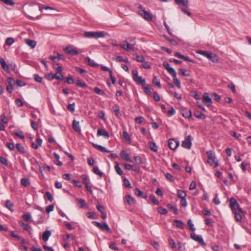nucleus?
Here are the masks:
<instances>
[{"label":"nucleus","mask_w":251,"mask_h":251,"mask_svg":"<svg viewBox=\"0 0 251 251\" xmlns=\"http://www.w3.org/2000/svg\"><path fill=\"white\" fill-rule=\"evenodd\" d=\"M6 146L10 151H13L15 149V146L13 143L7 142Z\"/></svg>","instance_id":"63"},{"label":"nucleus","mask_w":251,"mask_h":251,"mask_svg":"<svg viewBox=\"0 0 251 251\" xmlns=\"http://www.w3.org/2000/svg\"><path fill=\"white\" fill-rule=\"evenodd\" d=\"M95 148H96L98 150L102 152H110V151L109 150H107L104 147L95 144Z\"/></svg>","instance_id":"25"},{"label":"nucleus","mask_w":251,"mask_h":251,"mask_svg":"<svg viewBox=\"0 0 251 251\" xmlns=\"http://www.w3.org/2000/svg\"><path fill=\"white\" fill-rule=\"evenodd\" d=\"M167 207H168L169 209H171V210H173V211H174V213H175L176 215V214H178L177 209V208H176V206H173V205H171V204H168L167 205Z\"/></svg>","instance_id":"42"},{"label":"nucleus","mask_w":251,"mask_h":251,"mask_svg":"<svg viewBox=\"0 0 251 251\" xmlns=\"http://www.w3.org/2000/svg\"><path fill=\"white\" fill-rule=\"evenodd\" d=\"M34 79L36 82L39 83H41L42 81V78L38 74L34 75Z\"/></svg>","instance_id":"57"},{"label":"nucleus","mask_w":251,"mask_h":251,"mask_svg":"<svg viewBox=\"0 0 251 251\" xmlns=\"http://www.w3.org/2000/svg\"><path fill=\"white\" fill-rule=\"evenodd\" d=\"M181 114L186 119H190L192 117L191 110L186 108L181 109Z\"/></svg>","instance_id":"10"},{"label":"nucleus","mask_w":251,"mask_h":251,"mask_svg":"<svg viewBox=\"0 0 251 251\" xmlns=\"http://www.w3.org/2000/svg\"><path fill=\"white\" fill-rule=\"evenodd\" d=\"M177 195L178 197L180 199L184 198L186 196V193L185 192L181 190H177Z\"/></svg>","instance_id":"30"},{"label":"nucleus","mask_w":251,"mask_h":251,"mask_svg":"<svg viewBox=\"0 0 251 251\" xmlns=\"http://www.w3.org/2000/svg\"><path fill=\"white\" fill-rule=\"evenodd\" d=\"M5 206L7 208H8L11 211L13 210L12 208L13 206V204L9 200L6 201L5 203Z\"/></svg>","instance_id":"48"},{"label":"nucleus","mask_w":251,"mask_h":251,"mask_svg":"<svg viewBox=\"0 0 251 251\" xmlns=\"http://www.w3.org/2000/svg\"><path fill=\"white\" fill-rule=\"evenodd\" d=\"M124 185L126 187L131 188V184L128 179L126 177L124 178Z\"/></svg>","instance_id":"46"},{"label":"nucleus","mask_w":251,"mask_h":251,"mask_svg":"<svg viewBox=\"0 0 251 251\" xmlns=\"http://www.w3.org/2000/svg\"><path fill=\"white\" fill-rule=\"evenodd\" d=\"M24 41L27 45H28L32 49L35 48L36 46V42L34 40H31L29 39H24Z\"/></svg>","instance_id":"18"},{"label":"nucleus","mask_w":251,"mask_h":251,"mask_svg":"<svg viewBox=\"0 0 251 251\" xmlns=\"http://www.w3.org/2000/svg\"><path fill=\"white\" fill-rule=\"evenodd\" d=\"M75 83L79 86L82 87V88H85L86 87V84L81 81L80 80H76L75 81Z\"/></svg>","instance_id":"62"},{"label":"nucleus","mask_w":251,"mask_h":251,"mask_svg":"<svg viewBox=\"0 0 251 251\" xmlns=\"http://www.w3.org/2000/svg\"><path fill=\"white\" fill-rule=\"evenodd\" d=\"M176 4L178 6H183L185 8L189 7L188 0H174Z\"/></svg>","instance_id":"15"},{"label":"nucleus","mask_w":251,"mask_h":251,"mask_svg":"<svg viewBox=\"0 0 251 251\" xmlns=\"http://www.w3.org/2000/svg\"><path fill=\"white\" fill-rule=\"evenodd\" d=\"M176 223V226L179 228L183 229L184 228V224L182 221L179 220H175Z\"/></svg>","instance_id":"28"},{"label":"nucleus","mask_w":251,"mask_h":251,"mask_svg":"<svg viewBox=\"0 0 251 251\" xmlns=\"http://www.w3.org/2000/svg\"><path fill=\"white\" fill-rule=\"evenodd\" d=\"M82 178L83 183L85 186V188L87 189L88 191H90L91 193H92V190H91V187L88 186L89 179L87 177V176L85 175H83Z\"/></svg>","instance_id":"17"},{"label":"nucleus","mask_w":251,"mask_h":251,"mask_svg":"<svg viewBox=\"0 0 251 251\" xmlns=\"http://www.w3.org/2000/svg\"><path fill=\"white\" fill-rule=\"evenodd\" d=\"M21 183L22 185L26 187L30 184V182L27 178H23L21 180Z\"/></svg>","instance_id":"32"},{"label":"nucleus","mask_w":251,"mask_h":251,"mask_svg":"<svg viewBox=\"0 0 251 251\" xmlns=\"http://www.w3.org/2000/svg\"><path fill=\"white\" fill-rule=\"evenodd\" d=\"M23 217L24 219V220H25L26 221H31L32 217L29 213H27L23 215Z\"/></svg>","instance_id":"58"},{"label":"nucleus","mask_w":251,"mask_h":251,"mask_svg":"<svg viewBox=\"0 0 251 251\" xmlns=\"http://www.w3.org/2000/svg\"><path fill=\"white\" fill-rule=\"evenodd\" d=\"M158 212L162 215H165L168 212L167 209L161 207L158 208Z\"/></svg>","instance_id":"53"},{"label":"nucleus","mask_w":251,"mask_h":251,"mask_svg":"<svg viewBox=\"0 0 251 251\" xmlns=\"http://www.w3.org/2000/svg\"><path fill=\"white\" fill-rule=\"evenodd\" d=\"M121 157L126 161H128L130 162H132V160L131 158L129 157V154L126 152V151L123 150L120 152Z\"/></svg>","instance_id":"13"},{"label":"nucleus","mask_w":251,"mask_h":251,"mask_svg":"<svg viewBox=\"0 0 251 251\" xmlns=\"http://www.w3.org/2000/svg\"><path fill=\"white\" fill-rule=\"evenodd\" d=\"M123 136L124 139L127 141H130V137L128 133L126 131H124L123 133Z\"/></svg>","instance_id":"59"},{"label":"nucleus","mask_w":251,"mask_h":251,"mask_svg":"<svg viewBox=\"0 0 251 251\" xmlns=\"http://www.w3.org/2000/svg\"><path fill=\"white\" fill-rule=\"evenodd\" d=\"M167 71L173 76V77L176 76V73L174 68L171 67L167 70Z\"/></svg>","instance_id":"50"},{"label":"nucleus","mask_w":251,"mask_h":251,"mask_svg":"<svg viewBox=\"0 0 251 251\" xmlns=\"http://www.w3.org/2000/svg\"><path fill=\"white\" fill-rule=\"evenodd\" d=\"M0 64L2 68L6 72L9 71V67L6 64L4 59L2 57H0Z\"/></svg>","instance_id":"22"},{"label":"nucleus","mask_w":251,"mask_h":251,"mask_svg":"<svg viewBox=\"0 0 251 251\" xmlns=\"http://www.w3.org/2000/svg\"><path fill=\"white\" fill-rule=\"evenodd\" d=\"M202 102L207 106H210L212 104V99L209 97L208 94L204 93L202 98Z\"/></svg>","instance_id":"8"},{"label":"nucleus","mask_w":251,"mask_h":251,"mask_svg":"<svg viewBox=\"0 0 251 251\" xmlns=\"http://www.w3.org/2000/svg\"><path fill=\"white\" fill-rule=\"evenodd\" d=\"M134 160L137 164L141 165L143 164V161L142 157L140 156H135L134 157Z\"/></svg>","instance_id":"38"},{"label":"nucleus","mask_w":251,"mask_h":251,"mask_svg":"<svg viewBox=\"0 0 251 251\" xmlns=\"http://www.w3.org/2000/svg\"><path fill=\"white\" fill-rule=\"evenodd\" d=\"M145 86L144 88V92L148 95H151V86L149 85H148L147 86Z\"/></svg>","instance_id":"41"},{"label":"nucleus","mask_w":251,"mask_h":251,"mask_svg":"<svg viewBox=\"0 0 251 251\" xmlns=\"http://www.w3.org/2000/svg\"><path fill=\"white\" fill-rule=\"evenodd\" d=\"M190 236L194 240L198 242L201 244H204V242L201 236L191 233Z\"/></svg>","instance_id":"12"},{"label":"nucleus","mask_w":251,"mask_h":251,"mask_svg":"<svg viewBox=\"0 0 251 251\" xmlns=\"http://www.w3.org/2000/svg\"><path fill=\"white\" fill-rule=\"evenodd\" d=\"M97 135L98 136H102L105 138H108L109 137L108 132L105 129L101 128L97 130Z\"/></svg>","instance_id":"14"},{"label":"nucleus","mask_w":251,"mask_h":251,"mask_svg":"<svg viewBox=\"0 0 251 251\" xmlns=\"http://www.w3.org/2000/svg\"><path fill=\"white\" fill-rule=\"evenodd\" d=\"M97 209L101 213V217L103 219H105L107 217L106 213L104 212V207L100 203L97 204Z\"/></svg>","instance_id":"16"},{"label":"nucleus","mask_w":251,"mask_h":251,"mask_svg":"<svg viewBox=\"0 0 251 251\" xmlns=\"http://www.w3.org/2000/svg\"><path fill=\"white\" fill-rule=\"evenodd\" d=\"M150 199L152 201V203L154 204L155 205H158L159 204V201L158 200H157L155 196L153 195H151L150 197Z\"/></svg>","instance_id":"55"},{"label":"nucleus","mask_w":251,"mask_h":251,"mask_svg":"<svg viewBox=\"0 0 251 251\" xmlns=\"http://www.w3.org/2000/svg\"><path fill=\"white\" fill-rule=\"evenodd\" d=\"M169 246L172 248H176V244L174 240L170 238L169 239Z\"/></svg>","instance_id":"51"},{"label":"nucleus","mask_w":251,"mask_h":251,"mask_svg":"<svg viewBox=\"0 0 251 251\" xmlns=\"http://www.w3.org/2000/svg\"><path fill=\"white\" fill-rule=\"evenodd\" d=\"M15 134L22 139L25 138V135L24 134V133L21 130L15 132Z\"/></svg>","instance_id":"54"},{"label":"nucleus","mask_w":251,"mask_h":251,"mask_svg":"<svg viewBox=\"0 0 251 251\" xmlns=\"http://www.w3.org/2000/svg\"><path fill=\"white\" fill-rule=\"evenodd\" d=\"M173 77L174 83L178 88L180 89L181 88L180 81L176 78V76Z\"/></svg>","instance_id":"45"},{"label":"nucleus","mask_w":251,"mask_h":251,"mask_svg":"<svg viewBox=\"0 0 251 251\" xmlns=\"http://www.w3.org/2000/svg\"><path fill=\"white\" fill-rule=\"evenodd\" d=\"M132 78L133 80L138 84H140L143 86L146 85V80L145 79L143 78L141 76H139L138 72L136 70H133L132 71Z\"/></svg>","instance_id":"5"},{"label":"nucleus","mask_w":251,"mask_h":251,"mask_svg":"<svg viewBox=\"0 0 251 251\" xmlns=\"http://www.w3.org/2000/svg\"><path fill=\"white\" fill-rule=\"evenodd\" d=\"M136 60L139 62H145V58L141 55L136 54Z\"/></svg>","instance_id":"43"},{"label":"nucleus","mask_w":251,"mask_h":251,"mask_svg":"<svg viewBox=\"0 0 251 251\" xmlns=\"http://www.w3.org/2000/svg\"><path fill=\"white\" fill-rule=\"evenodd\" d=\"M76 201L78 202L80 208H86V204L84 200L82 199H76Z\"/></svg>","instance_id":"26"},{"label":"nucleus","mask_w":251,"mask_h":251,"mask_svg":"<svg viewBox=\"0 0 251 251\" xmlns=\"http://www.w3.org/2000/svg\"><path fill=\"white\" fill-rule=\"evenodd\" d=\"M85 61L87 62L90 66L92 67L94 66V61L93 60H91L90 58L87 57L85 59Z\"/></svg>","instance_id":"49"},{"label":"nucleus","mask_w":251,"mask_h":251,"mask_svg":"<svg viewBox=\"0 0 251 251\" xmlns=\"http://www.w3.org/2000/svg\"><path fill=\"white\" fill-rule=\"evenodd\" d=\"M179 142L178 140L174 139H169L168 141V146L172 150H176L179 146Z\"/></svg>","instance_id":"7"},{"label":"nucleus","mask_w":251,"mask_h":251,"mask_svg":"<svg viewBox=\"0 0 251 251\" xmlns=\"http://www.w3.org/2000/svg\"><path fill=\"white\" fill-rule=\"evenodd\" d=\"M207 58L214 63H218L219 61V59L216 55H213L210 53L208 54Z\"/></svg>","instance_id":"21"},{"label":"nucleus","mask_w":251,"mask_h":251,"mask_svg":"<svg viewBox=\"0 0 251 251\" xmlns=\"http://www.w3.org/2000/svg\"><path fill=\"white\" fill-rule=\"evenodd\" d=\"M126 201L127 203L129 205H133L134 204V203H135V200L131 196H130V195L126 196Z\"/></svg>","instance_id":"24"},{"label":"nucleus","mask_w":251,"mask_h":251,"mask_svg":"<svg viewBox=\"0 0 251 251\" xmlns=\"http://www.w3.org/2000/svg\"><path fill=\"white\" fill-rule=\"evenodd\" d=\"M152 83L155 85L157 87L161 88V85L160 84V80L156 77H154L152 79Z\"/></svg>","instance_id":"35"},{"label":"nucleus","mask_w":251,"mask_h":251,"mask_svg":"<svg viewBox=\"0 0 251 251\" xmlns=\"http://www.w3.org/2000/svg\"><path fill=\"white\" fill-rule=\"evenodd\" d=\"M112 108L113 111L115 113L116 115L117 116H118L120 114V108L118 105L115 104L114 105H113Z\"/></svg>","instance_id":"40"},{"label":"nucleus","mask_w":251,"mask_h":251,"mask_svg":"<svg viewBox=\"0 0 251 251\" xmlns=\"http://www.w3.org/2000/svg\"><path fill=\"white\" fill-rule=\"evenodd\" d=\"M14 43V39L11 37H9L6 39L5 41V44L7 46H11Z\"/></svg>","instance_id":"56"},{"label":"nucleus","mask_w":251,"mask_h":251,"mask_svg":"<svg viewBox=\"0 0 251 251\" xmlns=\"http://www.w3.org/2000/svg\"><path fill=\"white\" fill-rule=\"evenodd\" d=\"M50 235L51 232L50 230H46L43 234L42 239L45 242L47 241Z\"/></svg>","instance_id":"23"},{"label":"nucleus","mask_w":251,"mask_h":251,"mask_svg":"<svg viewBox=\"0 0 251 251\" xmlns=\"http://www.w3.org/2000/svg\"><path fill=\"white\" fill-rule=\"evenodd\" d=\"M54 78L61 80L63 79V76L62 74L61 73V72H57L56 73L54 74Z\"/></svg>","instance_id":"36"},{"label":"nucleus","mask_w":251,"mask_h":251,"mask_svg":"<svg viewBox=\"0 0 251 251\" xmlns=\"http://www.w3.org/2000/svg\"><path fill=\"white\" fill-rule=\"evenodd\" d=\"M178 71H179V72L180 73V74L184 76H190V73L188 72L187 70H186L185 69H179Z\"/></svg>","instance_id":"29"},{"label":"nucleus","mask_w":251,"mask_h":251,"mask_svg":"<svg viewBox=\"0 0 251 251\" xmlns=\"http://www.w3.org/2000/svg\"><path fill=\"white\" fill-rule=\"evenodd\" d=\"M115 169L116 172V173L122 176L123 174V172L121 168L119 166V163H117L115 166Z\"/></svg>","instance_id":"31"},{"label":"nucleus","mask_w":251,"mask_h":251,"mask_svg":"<svg viewBox=\"0 0 251 251\" xmlns=\"http://www.w3.org/2000/svg\"><path fill=\"white\" fill-rule=\"evenodd\" d=\"M95 226H96L102 231L105 230L108 232H111V230L110 229L109 226L106 223L101 224L99 222L95 221Z\"/></svg>","instance_id":"6"},{"label":"nucleus","mask_w":251,"mask_h":251,"mask_svg":"<svg viewBox=\"0 0 251 251\" xmlns=\"http://www.w3.org/2000/svg\"><path fill=\"white\" fill-rule=\"evenodd\" d=\"M1 1L3 2L6 5L13 6L14 5L15 3L12 1V0H0Z\"/></svg>","instance_id":"52"},{"label":"nucleus","mask_w":251,"mask_h":251,"mask_svg":"<svg viewBox=\"0 0 251 251\" xmlns=\"http://www.w3.org/2000/svg\"><path fill=\"white\" fill-rule=\"evenodd\" d=\"M132 45H134V44H130L126 41L125 43H124L120 44V46L121 48L127 50H131L132 49V47H131V46Z\"/></svg>","instance_id":"20"},{"label":"nucleus","mask_w":251,"mask_h":251,"mask_svg":"<svg viewBox=\"0 0 251 251\" xmlns=\"http://www.w3.org/2000/svg\"><path fill=\"white\" fill-rule=\"evenodd\" d=\"M23 9L25 13L32 19L38 18L42 12L41 6L36 3H31L30 5L25 4L23 6Z\"/></svg>","instance_id":"1"},{"label":"nucleus","mask_w":251,"mask_h":251,"mask_svg":"<svg viewBox=\"0 0 251 251\" xmlns=\"http://www.w3.org/2000/svg\"><path fill=\"white\" fill-rule=\"evenodd\" d=\"M194 115L198 118L201 119H204L205 117V115L202 113L201 111H196L194 112Z\"/></svg>","instance_id":"27"},{"label":"nucleus","mask_w":251,"mask_h":251,"mask_svg":"<svg viewBox=\"0 0 251 251\" xmlns=\"http://www.w3.org/2000/svg\"><path fill=\"white\" fill-rule=\"evenodd\" d=\"M135 194H136V196H137L139 197L144 198L143 197V195H144L143 192L138 188L135 189Z\"/></svg>","instance_id":"44"},{"label":"nucleus","mask_w":251,"mask_h":251,"mask_svg":"<svg viewBox=\"0 0 251 251\" xmlns=\"http://www.w3.org/2000/svg\"><path fill=\"white\" fill-rule=\"evenodd\" d=\"M72 127L75 131H76L77 132H80L81 129H80V127L79 126V123L78 121H76V120H74L73 121Z\"/></svg>","instance_id":"19"},{"label":"nucleus","mask_w":251,"mask_h":251,"mask_svg":"<svg viewBox=\"0 0 251 251\" xmlns=\"http://www.w3.org/2000/svg\"><path fill=\"white\" fill-rule=\"evenodd\" d=\"M191 136L189 135L187 136L185 140L182 142V146L186 149H190L191 147L192 143L191 140Z\"/></svg>","instance_id":"9"},{"label":"nucleus","mask_w":251,"mask_h":251,"mask_svg":"<svg viewBox=\"0 0 251 251\" xmlns=\"http://www.w3.org/2000/svg\"><path fill=\"white\" fill-rule=\"evenodd\" d=\"M138 7L139 8L138 13L140 15L148 21H152L153 18L152 15L150 12L146 11L141 4H139Z\"/></svg>","instance_id":"2"},{"label":"nucleus","mask_w":251,"mask_h":251,"mask_svg":"<svg viewBox=\"0 0 251 251\" xmlns=\"http://www.w3.org/2000/svg\"><path fill=\"white\" fill-rule=\"evenodd\" d=\"M149 144V146L151 150L154 151H157L158 148L154 142H150Z\"/></svg>","instance_id":"39"},{"label":"nucleus","mask_w":251,"mask_h":251,"mask_svg":"<svg viewBox=\"0 0 251 251\" xmlns=\"http://www.w3.org/2000/svg\"><path fill=\"white\" fill-rule=\"evenodd\" d=\"M16 148L21 153H24L25 152L24 147L20 143L16 144Z\"/></svg>","instance_id":"37"},{"label":"nucleus","mask_w":251,"mask_h":251,"mask_svg":"<svg viewBox=\"0 0 251 251\" xmlns=\"http://www.w3.org/2000/svg\"><path fill=\"white\" fill-rule=\"evenodd\" d=\"M229 206L233 213H235V211H238V212H243V210L240 207L239 204L233 198H231L229 199Z\"/></svg>","instance_id":"3"},{"label":"nucleus","mask_w":251,"mask_h":251,"mask_svg":"<svg viewBox=\"0 0 251 251\" xmlns=\"http://www.w3.org/2000/svg\"><path fill=\"white\" fill-rule=\"evenodd\" d=\"M67 108L71 112H74L75 110V103L69 104Z\"/></svg>","instance_id":"47"},{"label":"nucleus","mask_w":251,"mask_h":251,"mask_svg":"<svg viewBox=\"0 0 251 251\" xmlns=\"http://www.w3.org/2000/svg\"><path fill=\"white\" fill-rule=\"evenodd\" d=\"M0 162L5 166L8 165L7 160L2 156L0 157Z\"/></svg>","instance_id":"60"},{"label":"nucleus","mask_w":251,"mask_h":251,"mask_svg":"<svg viewBox=\"0 0 251 251\" xmlns=\"http://www.w3.org/2000/svg\"><path fill=\"white\" fill-rule=\"evenodd\" d=\"M19 224L24 228V229L26 231H29V229L31 228L30 226H28L27 224L24 223V222H20Z\"/></svg>","instance_id":"34"},{"label":"nucleus","mask_w":251,"mask_h":251,"mask_svg":"<svg viewBox=\"0 0 251 251\" xmlns=\"http://www.w3.org/2000/svg\"><path fill=\"white\" fill-rule=\"evenodd\" d=\"M31 122V126L32 128L34 130H38V125L33 120H30Z\"/></svg>","instance_id":"64"},{"label":"nucleus","mask_w":251,"mask_h":251,"mask_svg":"<svg viewBox=\"0 0 251 251\" xmlns=\"http://www.w3.org/2000/svg\"><path fill=\"white\" fill-rule=\"evenodd\" d=\"M206 154L208 156V163L211 165H214L215 167L218 166L219 163L218 161L216 160L215 153L212 151H206Z\"/></svg>","instance_id":"4"},{"label":"nucleus","mask_w":251,"mask_h":251,"mask_svg":"<svg viewBox=\"0 0 251 251\" xmlns=\"http://www.w3.org/2000/svg\"><path fill=\"white\" fill-rule=\"evenodd\" d=\"M187 225L189 226V229L192 231H194L196 230V228L194 227V224L192 223L191 220H189L187 222Z\"/></svg>","instance_id":"33"},{"label":"nucleus","mask_w":251,"mask_h":251,"mask_svg":"<svg viewBox=\"0 0 251 251\" xmlns=\"http://www.w3.org/2000/svg\"><path fill=\"white\" fill-rule=\"evenodd\" d=\"M64 51L66 53L71 54L72 55H75L78 53V52L76 50L74 49L72 47L70 46L65 48Z\"/></svg>","instance_id":"11"},{"label":"nucleus","mask_w":251,"mask_h":251,"mask_svg":"<svg viewBox=\"0 0 251 251\" xmlns=\"http://www.w3.org/2000/svg\"><path fill=\"white\" fill-rule=\"evenodd\" d=\"M47 170L48 171H50V167L48 165H44L43 166L39 167V171L41 172V173H42L43 170Z\"/></svg>","instance_id":"61"}]
</instances>
